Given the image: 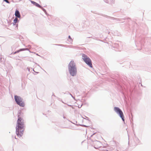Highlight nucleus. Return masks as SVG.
I'll list each match as a JSON object with an SVG mask.
<instances>
[{"mask_svg":"<svg viewBox=\"0 0 151 151\" xmlns=\"http://www.w3.org/2000/svg\"><path fill=\"white\" fill-rule=\"evenodd\" d=\"M76 126H81L83 127H88V126H86V125H83V124H76Z\"/></svg>","mask_w":151,"mask_h":151,"instance_id":"15","label":"nucleus"},{"mask_svg":"<svg viewBox=\"0 0 151 151\" xmlns=\"http://www.w3.org/2000/svg\"><path fill=\"white\" fill-rule=\"evenodd\" d=\"M18 20V19L17 18H15L14 19L13 21V24L14 25H15L16 23L17 22Z\"/></svg>","mask_w":151,"mask_h":151,"instance_id":"14","label":"nucleus"},{"mask_svg":"<svg viewBox=\"0 0 151 151\" xmlns=\"http://www.w3.org/2000/svg\"><path fill=\"white\" fill-rule=\"evenodd\" d=\"M86 118H87V119L88 120H89V118H88V117H86Z\"/></svg>","mask_w":151,"mask_h":151,"instance_id":"28","label":"nucleus"},{"mask_svg":"<svg viewBox=\"0 0 151 151\" xmlns=\"http://www.w3.org/2000/svg\"><path fill=\"white\" fill-rule=\"evenodd\" d=\"M104 1L106 3L110 4H114L115 2L114 0H104Z\"/></svg>","mask_w":151,"mask_h":151,"instance_id":"10","label":"nucleus"},{"mask_svg":"<svg viewBox=\"0 0 151 151\" xmlns=\"http://www.w3.org/2000/svg\"><path fill=\"white\" fill-rule=\"evenodd\" d=\"M63 118L64 119H65L66 118V117L64 116H63Z\"/></svg>","mask_w":151,"mask_h":151,"instance_id":"31","label":"nucleus"},{"mask_svg":"<svg viewBox=\"0 0 151 151\" xmlns=\"http://www.w3.org/2000/svg\"><path fill=\"white\" fill-rule=\"evenodd\" d=\"M63 93L64 94H66V93L63 92Z\"/></svg>","mask_w":151,"mask_h":151,"instance_id":"34","label":"nucleus"},{"mask_svg":"<svg viewBox=\"0 0 151 151\" xmlns=\"http://www.w3.org/2000/svg\"><path fill=\"white\" fill-rule=\"evenodd\" d=\"M71 107L72 109H74L73 107V106H71Z\"/></svg>","mask_w":151,"mask_h":151,"instance_id":"29","label":"nucleus"},{"mask_svg":"<svg viewBox=\"0 0 151 151\" xmlns=\"http://www.w3.org/2000/svg\"><path fill=\"white\" fill-rule=\"evenodd\" d=\"M64 107H66V106H64Z\"/></svg>","mask_w":151,"mask_h":151,"instance_id":"36","label":"nucleus"},{"mask_svg":"<svg viewBox=\"0 0 151 151\" xmlns=\"http://www.w3.org/2000/svg\"><path fill=\"white\" fill-rule=\"evenodd\" d=\"M14 99L18 105L22 107L24 106V103L23 102L22 99L20 96L16 95L15 96Z\"/></svg>","mask_w":151,"mask_h":151,"instance_id":"7","label":"nucleus"},{"mask_svg":"<svg viewBox=\"0 0 151 151\" xmlns=\"http://www.w3.org/2000/svg\"><path fill=\"white\" fill-rule=\"evenodd\" d=\"M61 101L63 103V104H66V103H64L63 101H62V100H61Z\"/></svg>","mask_w":151,"mask_h":151,"instance_id":"26","label":"nucleus"},{"mask_svg":"<svg viewBox=\"0 0 151 151\" xmlns=\"http://www.w3.org/2000/svg\"><path fill=\"white\" fill-rule=\"evenodd\" d=\"M38 8H41L42 10L47 15H48V14L46 10L45 9L43 8V7L42 6H41L39 4Z\"/></svg>","mask_w":151,"mask_h":151,"instance_id":"11","label":"nucleus"},{"mask_svg":"<svg viewBox=\"0 0 151 151\" xmlns=\"http://www.w3.org/2000/svg\"><path fill=\"white\" fill-rule=\"evenodd\" d=\"M58 45V46H63L64 45L62 44H58V45Z\"/></svg>","mask_w":151,"mask_h":151,"instance_id":"20","label":"nucleus"},{"mask_svg":"<svg viewBox=\"0 0 151 151\" xmlns=\"http://www.w3.org/2000/svg\"><path fill=\"white\" fill-rule=\"evenodd\" d=\"M52 96H54L55 97V96L54 95V94L53 93L52 95Z\"/></svg>","mask_w":151,"mask_h":151,"instance_id":"27","label":"nucleus"},{"mask_svg":"<svg viewBox=\"0 0 151 151\" xmlns=\"http://www.w3.org/2000/svg\"><path fill=\"white\" fill-rule=\"evenodd\" d=\"M89 139L92 142V145L95 148L98 149L101 147V144L100 141L96 140H93L91 139L90 137L89 138Z\"/></svg>","mask_w":151,"mask_h":151,"instance_id":"6","label":"nucleus"},{"mask_svg":"<svg viewBox=\"0 0 151 151\" xmlns=\"http://www.w3.org/2000/svg\"><path fill=\"white\" fill-rule=\"evenodd\" d=\"M94 13L97 14L98 15H99L101 16H102L103 17H104L107 18H109L113 20L114 21V22H115L116 23H119V22H124V21H123V20H124L126 19H131L129 17H125L124 18H114V17H112L110 16H109L107 15H106L105 14H98L97 13Z\"/></svg>","mask_w":151,"mask_h":151,"instance_id":"3","label":"nucleus"},{"mask_svg":"<svg viewBox=\"0 0 151 151\" xmlns=\"http://www.w3.org/2000/svg\"><path fill=\"white\" fill-rule=\"evenodd\" d=\"M96 133H94L92 135H91V137H92V136L94 135Z\"/></svg>","mask_w":151,"mask_h":151,"instance_id":"24","label":"nucleus"},{"mask_svg":"<svg viewBox=\"0 0 151 151\" xmlns=\"http://www.w3.org/2000/svg\"><path fill=\"white\" fill-rule=\"evenodd\" d=\"M146 38L145 37H141V40H140L139 41V44L141 47L144 45L145 44V43Z\"/></svg>","mask_w":151,"mask_h":151,"instance_id":"8","label":"nucleus"},{"mask_svg":"<svg viewBox=\"0 0 151 151\" xmlns=\"http://www.w3.org/2000/svg\"><path fill=\"white\" fill-rule=\"evenodd\" d=\"M68 92H66V94H69V93H68Z\"/></svg>","mask_w":151,"mask_h":151,"instance_id":"30","label":"nucleus"},{"mask_svg":"<svg viewBox=\"0 0 151 151\" xmlns=\"http://www.w3.org/2000/svg\"><path fill=\"white\" fill-rule=\"evenodd\" d=\"M136 45L137 46V45L136 44Z\"/></svg>","mask_w":151,"mask_h":151,"instance_id":"37","label":"nucleus"},{"mask_svg":"<svg viewBox=\"0 0 151 151\" xmlns=\"http://www.w3.org/2000/svg\"><path fill=\"white\" fill-rule=\"evenodd\" d=\"M71 46L73 48H75L76 47L73 46Z\"/></svg>","mask_w":151,"mask_h":151,"instance_id":"23","label":"nucleus"},{"mask_svg":"<svg viewBox=\"0 0 151 151\" xmlns=\"http://www.w3.org/2000/svg\"><path fill=\"white\" fill-rule=\"evenodd\" d=\"M38 66H39L40 68H42L40 66H39V65H38Z\"/></svg>","mask_w":151,"mask_h":151,"instance_id":"33","label":"nucleus"},{"mask_svg":"<svg viewBox=\"0 0 151 151\" xmlns=\"http://www.w3.org/2000/svg\"><path fill=\"white\" fill-rule=\"evenodd\" d=\"M114 110L119 115L122 120L124 122V116L122 110L119 108L117 107H115L114 108Z\"/></svg>","mask_w":151,"mask_h":151,"instance_id":"5","label":"nucleus"},{"mask_svg":"<svg viewBox=\"0 0 151 151\" xmlns=\"http://www.w3.org/2000/svg\"><path fill=\"white\" fill-rule=\"evenodd\" d=\"M68 93L69 94H70L71 96L75 100V98L72 95V94L70 93V92H68Z\"/></svg>","mask_w":151,"mask_h":151,"instance_id":"17","label":"nucleus"},{"mask_svg":"<svg viewBox=\"0 0 151 151\" xmlns=\"http://www.w3.org/2000/svg\"><path fill=\"white\" fill-rule=\"evenodd\" d=\"M82 105H83L82 104H81V105H79V106H78V108H81L82 107Z\"/></svg>","mask_w":151,"mask_h":151,"instance_id":"21","label":"nucleus"},{"mask_svg":"<svg viewBox=\"0 0 151 151\" xmlns=\"http://www.w3.org/2000/svg\"><path fill=\"white\" fill-rule=\"evenodd\" d=\"M21 50H18L16 52H15L14 53L15 54L16 53L18 52H19L20 51H21Z\"/></svg>","mask_w":151,"mask_h":151,"instance_id":"22","label":"nucleus"},{"mask_svg":"<svg viewBox=\"0 0 151 151\" xmlns=\"http://www.w3.org/2000/svg\"><path fill=\"white\" fill-rule=\"evenodd\" d=\"M15 14L17 17L20 18V13L18 10L16 11Z\"/></svg>","mask_w":151,"mask_h":151,"instance_id":"12","label":"nucleus"},{"mask_svg":"<svg viewBox=\"0 0 151 151\" xmlns=\"http://www.w3.org/2000/svg\"><path fill=\"white\" fill-rule=\"evenodd\" d=\"M68 70L70 75L72 76H76L77 74V68L75 63L73 60H71L68 65Z\"/></svg>","mask_w":151,"mask_h":151,"instance_id":"2","label":"nucleus"},{"mask_svg":"<svg viewBox=\"0 0 151 151\" xmlns=\"http://www.w3.org/2000/svg\"><path fill=\"white\" fill-rule=\"evenodd\" d=\"M67 41L69 42V43L70 44H72L73 41V39L71 38L70 35H69L68 37V39H67Z\"/></svg>","mask_w":151,"mask_h":151,"instance_id":"13","label":"nucleus"},{"mask_svg":"<svg viewBox=\"0 0 151 151\" xmlns=\"http://www.w3.org/2000/svg\"><path fill=\"white\" fill-rule=\"evenodd\" d=\"M93 39H96V37H94V38H93Z\"/></svg>","mask_w":151,"mask_h":151,"instance_id":"32","label":"nucleus"},{"mask_svg":"<svg viewBox=\"0 0 151 151\" xmlns=\"http://www.w3.org/2000/svg\"><path fill=\"white\" fill-rule=\"evenodd\" d=\"M66 104L68 106H70V107H71V106H72V105H69V104Z\"/></svg>","mask_w":151,"mask_h":151,"instance_id":"25","label":"nucleus"},{"mask_svg":"<svg viewBox=\"0 0 151 151\" xmlns=\"http://www.w3.org/2000/svg\"><path fill=\"white\" fill-rule=\"evenodd\" d=\"M82 58L84 62L90 67H92V62L91 59L85 54H82Z\"/></svg>","mask_w":151,"mask_h":151,"instance_id":"4","label":"nucleus"},{"mask_svg":"<svg viewBox=\"0 0 151 151\" xmlns=\"http://www.w3.org/2000/svg\"><path fill=\"white\" fill-rule=\"evenodd\" d=\"M31 2H32V4H34V5H35V6H38V5H37L38 4L36 3L33 1H32Z\"/></svg>","mask_w":151,"mask_h":151,"instance_id":"16","label":"nucleus"},{"mask_svg":"<svg viewBox=\"0 0 151 151\" xmlns=\"http://www.w3.org/2000/svg\"><path fill=\"white\" fill-rule=\"evenodd\" d=\"M38 56H40L39 55H38Z\"/></svg>","mask_w":151,"mask_h":151,"instance_id":"38","label":"nucleus"},{"mask_svg":"<svg viewBox=\"0 0 151 151\" xmlns=\"http://www.w3.org/2000/svg\"><path fill=\"white\" fill-rule=\"evenodd\" d=\"M5 1L6 3H9V2L8 0H4Z\"/></svg>","mask_w":151,"mask_h":151,"instance_id":"19","label":"nucleus"},{"mask_svg":"<svg viewBox=\"0 0 151 151\" xmlns=\"http://www.w3.org/2000/svg\"><path fill=\"white\" fill-rule=\"evenodd\" d=\"M44 7H45V6H43Z\"/></svg>","mask_w":151,"mask_h":151,"instance_id":"35","label":"nucleus"},{"mask_svg":"<svg viewBox=\"0 0 151 151\" xmlns=\"http://www.w3.org/2000/svg\"><path fill=\"white\" fill-rule=\"evenodd\" d=\"M119 47V45L118 44L115 43L112 45V49L116 51H119V50L118 49Z\"/></svg>","mask_w":151,"mask_h":151,"instance_id":"9","label":"nucleus"},{"mask_svg":"<svg viewBox=\"0 0 151 151\" xmlns=\"http://www.w3.org/2000/svg\"><path fill=\"white\" fill-rule=\"evenodd\" d=\"M71 122L72 123L74 124H76H76H76V123H77V121H74V122H73H73Z\"/></svg>","mask_w":151,"mask_h":151,"instance_id":"18","label":"nucleus"},{"mask_svg":"<svg viewBox=\"0 0 151 151\" xmlns=\"http://www.w3.org/2000/svg\"><path fill=\"white\" fill-rule=\"evenodd\" d=\"M24 122L22 117L18 116L16 127V134L18 137H20L23 135L24 129Z\"/></svg>","mask_w":151,"mask_h":151,"instance_id":"1","label":"nucleus"}]
</instances>
